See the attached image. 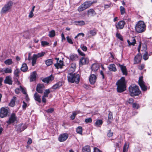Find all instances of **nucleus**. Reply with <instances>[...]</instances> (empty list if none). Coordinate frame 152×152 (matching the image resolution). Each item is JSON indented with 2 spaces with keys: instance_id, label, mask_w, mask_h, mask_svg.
I'll return each instance as SVG.
<instances>
[{
  "instance_id": "37",
  "label": "nucleus",
  "mask_w": 152,
  "mask_h": 152,
  "mask_svg": "<svg viewBox=\"0 0 152 152\" xmlns=\"http://www.w3.org/2000/svg\"><path fill=\"white\" fill-rule=\"evenodd\" d=\"M103 123L102 121V120H97L96 121L95 123L96 126H100Z\"/></svg>"
},
{
  "instance_id": "33",
  "label": "nucleus",
  "mask_w": 152,
  "mask_h": 152,
  "mask_svg": "<svg viewBox=\"0 0 152 152\" xmlns=\"http://www.w3.org/2000/svg\"><path fill=\"white\" fill-rule=\"evenodd\" d=\"M76 67V63H73L71 64V67L70 68V71L72 72H74Z\"/></svg>"
},
{
  "instance_id": "6",
  "label": "nucleus",
  "mask_w": 152,
  "mask_h": 152,
  "mask_svg": "<svg viewBox=\"0 0 152 152\" xmlns=\"http://www.w3.org/2000/svg\"><path fill=\"white\" fill-rule=\"evenodd\" d=\"M54 77L52 75H51L50 76L45 78H41V80L45 83L48 84L53 80Z\"/></svg>"
},
{
  "instance_id": "5",
  "label": "nucleus",
  "mask_w": 152,
  "mask_h": 152,
  "mask_svg": "<svg viewBox=\"0 0 152 152\" xmlns=\"http://www.w3.org/2000/svg\"><path fill=\"white\" fill-rule=\"evenodd\" d=\"M13 4V2L11 1L7 2L4 5L1 11V14H5L9 12L11 9Z\"/></svg>"
},
{
  "instance_id": "61",
  "label": "nucleus",
  "mask_w": 152,
  "mask_h": 152,
  "mask_svg": "<svg viewBox=\"0 0 152 152\" xmlns=\"http://www.w3.org/2000/svg\"><path fill=\"white\" fill-rule=\"evenodd\" d=\"M145 67V65L142 64L138 66V69L140 70H142Z\"/></svg>"
},
{
  "instance_id": "15",
  "label": "nucleus",
  "mask_w": 152,
  "mask_h": 152,
  "mask_svg": "<svg viewBox=\"0 0 152 152\" xmlns=\"http://www.w3.org/2000/svg\"><path fill=\"white\" fill-rule=\"evenodd\" d=\"M97 77L96 75L91 74L89 77V81L91 84H94L96 82Z\"/></svg>"
},
{
  "instance_id": "56",
  "label": "nucleus",
  "mask_w": 152,
  "mask_h": 152,
  "mask_svg": "<svg viewBox=\"0 0 152 152\" xmlns=\"http://www.w3.org/2000/svg\"><path fill=\"white\" fill-rule=\"evenodd\" d=\"M66 39L67 42L70 44H72L73 43L72 41V39L69 38V36H67L66 37Z\"/></svg>"
},
{
  "instance_id": "17",
  "label": "nucleus",
  "mask_w": 152,
  "mask_h": 152,
  "mask_svg": "<svg viewBox=\"0 0 152 152\" xmlns=\"http://www.w3.org/2000/svg\"><path fill=\"white\" fill-rule=\"evenodd\" d=\"M27 128V126L25 125L23 126L22 124H21L18 125L16 127L17 130L18 132H20L23 131Z\"/></svg>"
},
{
  "instance_id": "57",
  "label": "nucleus",
  "mask_w": 152,
  "mask_h": 152,
  "mask_svg": "<svg viewBox=\"0 0 152 152\" xmlns=\"http://www.w3.org/2000/svg\"><path fill=\"white\" fill-rule=\"evenodd\" d=\"M24 36L26 38H28L29 37V34L28 31L25 32L23 34Z\"/></svg>"
},
{
  "instance_id": "58",
  "label": "nucleus",
  "mask_w": 152,
  "mask_h": 152,
  "mask_svg": "<svg viewBox=\"0 0 152 152\" xmlns=\"http://www.w3.org/2000/svg\"><path fill=\"white\" fill-rule=\"evenodd\" d=\"M77 114V113H73V114L72 115L70 116L71 119L72 120L74 119Z\"/></svg>"
},
{
  "instance_id": "63",
  "label": "nucleus",
  "mask_w": 152,
  "mask_h": 152,
  "mask_svg": "<svg viewBox=\"0 0 152 152\" xmlns=\"http://www.w3.org/2000/svg\"><path fill=\"white\" fill-rule=\"evenodd\" d=\"M20 89H21L22 92L24 94H26V93L25 90L21 86H20Z\"/></svg>"
},
{
  "instance_id": "32",
  "label": "nucleus",
  "mask_w": 152,
  "mask_h": 152,
  "mask_svg": "<svg viewBox=\"0 0 152 152\" xmlns=\"http://www.w3.org/2000/svg\"><path fill=\"white\" fill-rule=\"evenodd\" d=\"M28 69L27 64L26 63L23 64L22 65V67L20 68L21 70L23 72H25Z\"/></svg>"
},
{
  "instance_id": "1",
  "label": "nucleus",
  "mask_w": 152,
  "mask_h": 152,
  "mask_svg": "<svg viewBox=\"0 0 152 152\" xmlns=\"http://www.w3.org/2000/svg\"><path fill=\"white\" fill-rule=\"evenodd\" d=\"M126 83L125 78L124 77H122L118 81L116 85L117 86V90L118 92L121 93L126 90Z\"/></svg>"
},
{
  "instance_id": "19",
  "label": "nucleus",
  "mask_w": 152,
  "mask_h": 152,
  "mask_svg": "<svg viewBox=\"0 0 152 152\" xmlns=\"http://www.w3.org/2000/svg\"><path fill=\"white\" fill-rule=\"evenodd\" d=\"M78 57L77 55L75 54H71L69 56V59L72 61H77L78 59Z\"/></svg>"
},
{
  "instance_id": "22",
  "label": "nucleus",
  "mask_w": 152,
  "mask_h": 152,
  "mask_svg": "<svg viewBox=\"0 0 152 152\" xmlns=\"http://www.w3.org/2000/svg\"><path fill=\"white\" fill-rule=\"evenodd\" d=\"M96 2V1L91 2V1H87L84 2L83 4L85 7L86 9H87L89 7L92 5V4Z\"/></svg>"
},
{
  "instance_id": "49",
  "label": "nucleus",
  "mask_w": 152,
  "mask_h": 152,
  "mask_svg": "<svg viewBox=\"0 0 152 152\" xmlns=\"http://www.w3.org/2000/svg\"><path fill=\"white\" fill-rule=\"evenodd\" d=\"M45 54V53L44 52H42V53H38L37 54H35V55L38 58H39L43 56H44Z\"/></svg>"
},
{
  "instance_id": "55",
  "label": "nucleus",
  "mask_w": 152,
  "mask_h": 152,
  "mask_svg": "<svg viewBox=\"0 0 152 152\" xmlns=\"http://www.w3.org/2000/svg\"><path fill=\"white\" fill-rule=\"evenodd\" d=\"M49 44L48 42L45 41H42L41 42V45L43 46H48V45Z\"/></svg>"
},
{
  "instance_id": "12",
  "label": "nucleus",
  "mask_w": 152,
  "mask_h": 152,
  "mask_svg": "<svg viewBox=\"0 0 152 152\" xmlns=\"http://www.w3.org/2000/svg\"><path fill=\"white\" fill-rule=\"evenodd\" d=\"M118 66L120 68L123 73V75L126 76L128 74V72L126 66L124 65L120 64H118Z\"/></svg>"
},
{
  "instance_id": "60",
  "label": "nucleus",
  "mask_w": 152,
  "mask_h": 152,
  "mask_svg": "<svg viewBox=\"0 0 152 152\" xmlns=\"http://www.w3.org/2000/svg\"><path fill=\"white\" fill-rule=\"evenodd\" d=\"M77 51L79 53V54L81 56H85V54L80 49H78L77 50Z\"/></svg>"
},
{
  "instance_id": "54",
  "label": "nucleus",
  "mask_w": 152,
  "mask_h": 152,
  "mask_svg": "<svg viewBox=\"0 0 152 152\" xmlns=\"http://www.w3.org/2000/svg\"><path fill=\"white\" fill-rule=\"evenodd\" d=\"M54 110V109L53 108H51L45 110V111L48 113H52L53 112Z\"/></svg>"
},
{
  "instance_id": "47",
  "label": "nucleus",
  "mask_w": 152,
  "mask_h": 152,
  "mask_svg": "<svg viewBox=\"0 0 152 152\" xmlns=\"http://www.w3.org/2000/svg\"><path fill=\"white\" fill-rule=\"evenodd\" d=\"M143 58L145 60H146L148 59V53L147 51H145V53L143 56Z\"/></svg>"
},
{
  "instance_id": "38",
  "label": "nucleus",
  "mask_w": 152,
  "mask_h": 152,
  "mask_svg": "<svg viewBox=\"0 0 152 152\" xmlns=\"http://www.w3.org/2000/svg\"><path fill=\"white\" fill-rule=\"evenodd\" d=\"M4 64L7 65H11L12 64L13 62L12 59H9L6 60L4 61Z\"/></svg>"
},
{
  "instance_id": "20",
  "label": "nucleus",
  "mask_w": 152,
  "mask_h": 152,
  "mask_svg": "<svg viewBox=\"0 0 152 152\" xmlns=\"http://www.w3.org/2000/svg\"><path fill=\"white\" fill-rule=\"evenodd\" d=\"M41 96L37 92H36L34 95V97L35 100L39 103L41 102Z\"/></svg>"
},
{
  "instance_id": "46",
  "label": "nucleus",
  "mask_w": 152,
  "mask_h": 152,
  "mask_svg": "<svg viewBox=\"0 0 152 152\" xmlns=\"http://www.w3.org/2000/svg\"><path fill=\"white\" fill-rule=\"evenodd\" d=\"M121 14L124 15L125 13V8L122 6H121L120 7Z\"/></svg>"
},
{
  "instance_id": "13",
  "label": "nucleus",
  "mask_w": 152,
  "mask_h": 152,
  "mask_svg": "<svg viewBox=\"0 0 152 152\" xmlns=\"http://www.w3.org/2000/svg\"><path fill=\"white\" fill-rule=\"evenodd\" d=\"M68 137V135L66 133L61 134L58 137V140L60 142H63L66 140Z\"/></svg>"
},
{
  "instance_id": "10",
  "label": "nucleus",
  "mask_w": 152,
  "mask_h": 152,
  "mask_svg": "<svg viewBox=\"0 0 152 152\" xmlns=\"http://www.w3.org/2000/svg\"><path fill=\"white\" fill-rule=\"evenodd\" d=\"M16 118L15 114L12 113L9 118L8 121H7V123L8 124L13 123L16 121Z\"/></svg>"
},
{
  "instance_id": "29",
  "label": "nucleus",
  "mask_w": 152,
  "mask_h": 152,
  "mask_svg": "<svg viewBox=\"0 0 152 152\" xmlns=\"http://www.w3.org/2000/svg\"><path fill=\"white\" fill-rule=\"evenodd\" d=\"M108 112L109 114L107 122L109 124H110L111 123L113 119V113L110 111H109Z\"/></svg>"
},
{
  "instance_id": "50",
  "label": "nucleus",
  "mask_w": 152,
  "mask_h": 152,
  "mask_svg": "<svg viewBox=\"0 0 152 152\" xmlns=\"http://www.w3.org/2000/svg\"><path fill=\"white\" fill-rule=\"evenodd\" d=\"M80 48L81 49L84 51H86L87 50V47L84 46L83 44H82L80 45Z\"/></svg>"
},
{
  "instance_id": "39",
  "label": "nucleus",
  "mask_w": 152,
  "mask_h": 152,
  "mask_svg": "<svg viewBox=\"0 0 152 152\" xmlns=\"http://www.w3.org/2000/svg\"><path fill=\"white\" fill-rule=\"evenodd\" d=\"M53 63V61L52 59H49L46 60L45 61V63L46 65L49 66L52 64Z\"/></svg>"
},
{
  "instance_id": "52",
  "label": "nucleus",
  "mask_w": 152,
  "mask_h": 152,
  "mask_svg": "<svg viewBox=\"0 0 152 152\" xmlns=\"http://www.w3.org/2000/svg\"><path fill=\"white\" fill-rule=\"evenodd\" d=\"M113 132H112L111 130L110 129L108 131L107 133V136L108 137H110L113 136Z\"/></svg>"
},
{
  "instance_id": "25",
  "label": "nucleus",
  "mask_w": 152,
  "mask_h": 152,
  "mask_svg": "<svg viewBox=\"0 0 152 152\" xmlns=\"http://www.w3.org/2000/svg\"><path fill=\"white\" fill-rule=\"evenodd\" d=\"M16 98V97L14 96L9 103V106L12 107H14L15 105V102Z\"/></svg>"
},
{
  "instance_id": "35",
  "label": "nucleus",
  "mask_w": 152,
  "mask_h": 152,
  "mask_svg": "<svg viewBox=\"0 0 152 152\" xmlns=\"http://www.w3.org/2000/svg\"><path fill=\"white\" fill-rule=\"evenodd\" d=\"M62 86V83L61 82H58L57 83L54 85L53 87L52 88L54 89H56L58 88H59Z\"/></svg>"
},
{
  "instance_id": "24",
  "label": "nucleus",
  "mask_w": 152,
  "mask_h": 152,
  "mask_svg": "<svg viewBox=\"0 0 152 152\" xmlns=\"http://www.w3.org/2000/svg\"><path fill=\"white\" fill-rule=\"evenodd\" d=\"M54 66L57 69L62 68V66H64L63 61L60 60L59 62H58L56 64H55Z\"/></svg>"
},
{
  "instance_id": "64",
  "label": "nucleus",
  "mask_w": 152,
  "mask_h": 152,
  "mask_svg": "<svg viewBox=\"0 0 152 152\" xmlns=\"http://www.w3.org/2000/svg\"><path fill=\"white\" fill-rule=\"evenodd\" d=\"M141 44H142L141 42H139V44L138 45V48L137 49L138 51L139 52V53H140V52L141 47Z\"/></svg>"
},
{
  "instance_id": "62",
  "label": "nucleus",
  "mask_w": 152,
  "mask_h": 152,
  "mask_svg": "<svg viewBox=\"0 0 152 152\" xmlns=\"http://www.w3.org/2000/svg\"><path fill=\"white\" fill-rule=\"evenodd\" d=\"M94 152H102L101 151L96 147L94 148Z\"/></svg>"
},
{
  "instance_id": "53",
  "label": "nucleus",
  "mask_w": 152,
  "mask_h": 152,
  "mask_svg": "<svg viewBox=\"0 0 152 152\" xmlns=\"http://www.w3.org/2000/svg\"><path fill=\"white\" fill-rule=\"evenodd\" d=\"M132 107L133 108L137 109H138L140 107L139 104L135 103L132 104Z\"/></svg>"
},
{
  "instance_id": "26",
  "label": "nucleus",
  "mask_w": 152,
  "mask_h": 152,
  "mask_svg": "<svg viewBox=\"0 0 152 152\" xmlns=\"http://www.w3.org/2000/svg\"><path fill=\"white\" fill-rule=\"evenodd\" d=\"M96 14V13L95 11L93 9H90L87 11V15L88 16H89V15L93 16L95 15Z\"/></svg>"
},
{
  "instance_id": "11",
  "label": "nucleus",
  "mask_w": 152,
  "mask_h": 152,
  "mask_svg": "<svg viewBox=\"0 0 152 152\" xmlns=\"http://www.w3.org/2000/svg\"><path fill=\"white\" fill-rule=\"evenodd\" d=\"M44 88L45 86L43 84L39 83L37 85L36 90L38 93L42 94L43 92V89Z\"/></svg>"
},
{
  "instance_id": "43",
  "label": "nucleus",
  "mask_w": 152,
  "mask_h": 152,
  "mask_svg": "<svg viewBox=\"0 0 152 152\" xmlns=\"http://www.w3.org/2000/svg\"><path fill=\"white\" fill-rule=\"evenodd\" d=\"M55 35V32L54 30H52L49 32V36L50 37H53Z\"/></svg>"
},
{
  "instance_id": "8",
  "label": "nucleus",
  "mask_w": 152,
  "mask_h": 152,
  "mask_svg": "<svg viewBox=\"0 0 152 152\" xmlns=\"http://www.w3.org/2000/svg\"><path fill=\"white\" fill-rule=\"evenodd\" d=\"M8 110L4 107L2 108L0 112V117L1 118L6 117L8 114Z\"/></svg>"
},
{
  "instance_id": "9",
  "label": "nucleus",
  "mask_w": 152,
  "mask_h": 152,
  "mask_svg": "<svg viewBox=\"0 0 152 152\" xmlns=\"http://www.w3.org/2000/svg\"><path fill=\"white\" fill-rule=\"evenodd\" d=\"M89 59L87 58L81 57L79 61V65L82 66L83 65L87 64L88 63Z\"/></svg>"
},
{
  "instance_id": "45",
  "label": "nucleus",
  "mask_w": 152,
  "mask_h": 152,
  "mask_svg": "<svg viewBox=\"0 0 152 152\" xmlns=\"http://www.w3.org/2000/svg\"><path fill=\"white\" fill-rule=\"evenodd\" d=\"M12 70L10 68H7L4 70V72L6 73H11L12 72Z\"/></svg>"
},
{
  "instance_id": "7",
  "label": "nucleus",
  "mask_w": 152,
  "mask_h": 152,
  "mask_svg": "<svg viewBox=\"0 0 152 152\" xmlns=\"http://www.w3.org/2000/svg\"><path fill=\"white\" fill-rule=\"evenodd\" d=\"M142 77L139 78V84L142 90L143 91H146L147 90V86L144 84V82L142 80Z\"/></svg>"
},
{
  "instance_id": "27",
  "label": "nucleus",
  "mask_w": 152,
  "mask_h": 152,
  "mask_svg": "<svg viewBox=\"0 0 152 152\" xmlns=\"http://www.w3.org/2000/svg\"><path fill=\"white\" fill-rule=\"evenodd\" d=\"M99 65L97 64H92L91 67L92 72H96L99 68Z\"/></svg>"
},
{
  "instance_id": "41",
  "label": "nucleus",
  "mask_w": 152,
  "mask_h": 152,
  "mask_svg": "<svg viewBox=\"0 0 152 152\" xmlns=\"http://www.w3.org/2000/svg\"><path fill=\"white\" fill-rule=\"evenodd\" d=\"M83 129L81 126H79L77 127L76 129V131L77 133L79 134H82Z\"/></svg>"
},
{
  "instance_id": "51",
  "label": "nucleus",
  "mask_w": 152,
  "mask_h": 152,
  "mask_svg": "<svg viewBox=\"0 0 152 152\" xmlns=\"http://www.w3.org/2000/svg\"><path fill=\"white\" fill-rule=\"evenodd\" d=\"M116 37L118 38L119 39L123 41V38L122 36L121 35V34L118 33H117L116 34Z\"/></svg>"
},
{
  "instance_id": "44",
  "label": "nucleus",
  "mask_w": 152,
  "mask_h": 152,
  "mask_svg": "<svg viewBox=\"0 0 152 152\" xmlns=\"http://www.w3.org/2000/svg\"><path fill=\"white\" fill-rule=\"evenodd\" d=\"M89 33L92 36H94L97 33V31L95 29L91 30L90 31Z\"/></svg>"
},
{
  "instance_id": "34",
  "label": "nucleus",
  "mask_w": 152,
  "mask_h": 152,
  "mask_svg": "<svg viewBox=\"0 0 152 152\" xmlns=\"http://www.w3.org/2000/svg\"><path fill=\"white\" fill-rule=\"evenodd\" d=\"M20 71L19 69L17 68L14 71V76L16 77H19V73L20 72Z\"/></svg>"
},
{
  "instance_id": "40",
  "label": "nucleus",
  "mask_w": 152,
  "mask_h": 152,
  "mask_svg": "<svg viewBox=\"0 0 152 152\" xmlns=\"http://www.w3.org/2000/svg\"><path fill=\"white\" fill-rule=\"evenodd\" d=\"M75 22L76 23V25H77L83 26L85 24L84 21L83 20L76 21Z\"/></svg>"
},
{
  "instance_id": "31",
  "label": "nucleus",
  "mask_w": 152,
  "mask_h": 152,
  "mask_svg": "<svg viewBox=\"0 0 152 152\" xmlns=\"http://www.w3.org/2000/svg\"><path fill=\"white\" fill-rule=\"evenodd\" d=\"M37 58V57L36 56L35 54L33 55L32 58V64L33 66L35 65Z\"/></svg>"
},
{
  "instance_id": "16",
  "label": "nucleus",
  "mask_w": 152,
  "mask_h": 152,
  "mask_svg": "<svg viewBox=\"0 0 152 152\" xmlns=\"http://www.w3.org/2000/svg\"><path fill=\"white\" fill-rule=\"evenodd\" d=\"M125 22L123 20H121L118 22L117 24L116 25V27L117 29H121L123 28Z\"/></svg>"
},
{
  "instance_id": "3",
  "label": "nucleus",
  "mask_w": 152,
  "mask_h": 152,
  "mask_svg": "<svg viewBox=\"0 0 152 152\" xmlns=\"http://www.w3.org/2000/svg\"><path fill=\"white\" fill-rule=\"evenodd\" d=\"M129 90L130 95L132 96L139 95L141 93L138 86H130L129 87Z\"/></svg>"
},
{
  "instance_id": "4",
  "label": "nucleus",
  "mask_w": 152,
  "mask_h": 152,
  "mask_svg": "<svg viewBox=\"0 0 152 152\" xmlns=\"http://www.w3.org/2000/svg\"><path fill=\"white\" fill-rule=\"evenodd\" d=\"M145 29L146 25L142 21H138L135 26V30L137 33H142L145 31Z\"/></svg>"
},
{
  "instance_id": "18",
  "label": "nucleus",
  "mask_w": 152,
  "mask_h": 152,
  "mask_svg": "<svg viewBox=\"0 0 152 152\" xmlns=\"http://www.w3.org/2000/svg\"><path fill=\"white\" fill-rule=\"evenodd\" d=\"M127 42L129 44V46L131 45L134 46L136 43V41L135 37H132L130 39V41L129 40H127Z\"/></svg>"
},
{
  "instance_id": "48",
  "label": "nucleus",
  "mask_w": 152,
  "mask_h": 152,
  "mask_svg": "<svg viewBox=\"0 0 152 152\" xmlns=\"http://www.w3.org/2000/svg\"><path fill=\"white\" fill-rule=\"evenodd\" d=\"M128 148V146L127 145L126 143H125L123 147V152H126L127 151Z\"/></svg>"
},
{
  "instance_id": "36",
  "label": "nucleus",
  "mask_w": 152,
  "mask_h": 152,
  "mask_svg": "<svg viewBox=\"0 0 152 152\" xmlns=\"http://www.w3.org/2000/svg\"><path fill=\"white\" fill-rule=\"evenodd\" d=\"M86 9L85 8V7L83 5V4L79 7L77 9V10L79 12H80Z\"/></svg>"
},
{
  "instance_id": "59",
  "label": "nucleus",
  "mask_w": 152,
  "mask_h": 152,
  "mask_svg": "<svg viewBox=\"0 0 152 152\" xmlns=\"http://www.w3.org/2000/svg\"><path fill=\"white\" fill-rule=\"evenodd\" d=\"M92 121L91 118H90L85 119V122L86 123H91Z\"/></svg>"
},
{
  "instance_id": "28",
  "label": "nucleus",
  "mask_w": 152,
  "mask_h": 152,
  "mask_svg": "<svg viewBox=\"0 0 152 152\" xmlns=\"http://www.w3.org/2000/svg\"><path fill=\"white\" fill-rule=\"evenodd\" d=\"M82 150L83 152H91L90 147L89 145H86L83 147Z\"/></svg>"
},
{
  "instance_id": "21",
  "label": "nucleus",
  "mask_w": 152,
  "mask_h": 152,
  "mask_svg": "<svg viewBox=\"0 0 152 152\" xmlns=\"http://www.w3.org/2000/svg\"><path fill=\"white\" fill-rule=\"evenodd\" d=\"M37 73L36 72H33L30 75V81L31 82L36 80L37 78Z\"/></svg>"
},
{
  "instance_id": "23",
  "label": "nucleus",
  "mask_w": 152,
  "mask_h": 152,
  "mask_svg": "<svg viewBox=\"0 0 152 152\" xmlns=\"http://www.w3.org/2000/svg\"><path fill=\"white\" fill-rule=\"evenodd\" d=\"M4 82L5 83L8 84L9 85L12 84V80L11 77L10 76H7L4 80Z\"/></svg>"
},
{
  "instance_id": "30",
  "label": "nucleus",
  "mask_w": 152,
  "mask_h": 152,
  "mask_svg": "<svg viewBox=\"0 0 152 152\" xmlns=\"http://www.w3.org/2000/svg\"><path fill=\"white\" fill-rule=\"evenodd\" d=\"M109 68L110 71L114 72H115L117 70L114 64H110L109 66Z\"/></svg>"
},
{
  "instance_id": "2",
  "label": "nucleus",
  "mask_w": 152,
  "mask_h": 152,
  "mask_svg": "<svg viewBox=\"0 0 152 152\" xmlns=\"http://www.w3.org/2000/svg\"><path fill=\"white\" fill-rule=\"evenodd\" d=\"M67 79L69 82L78 84L80 81V75L75 73H70L68 75Z\"/></svg>"
},
{
  "instance_id": "42",
  "label": "nucleus",
  "mask_w": 152,
  "mask_h": 152,
  "mask_svg": "<svg viewBox=\"0 0 152 152\" xmlns=\"http://www.w3.org/2000/svg\"><path fill=\"white\" fill-rule=\"evenodd\" d=\"M50 92V91L49 89H46L45 90L43 96L47 97L48 96V94H49Z\"/></svg>"
},
{
  "instance_id": "14",
  "label": "nucleus",
  "mask_w": 152,
  "mask_h": 152,
  "mask_svg": "<svg viewBox=\"0 0 152 152\" xmlns=\"http://www.w3.org/2000/svg\"><path fill=\"white\" fill-rule=\"evenodd\" d=\"M142 58V55L140 53H138L134 58V64H137L139 63L141 61Z\"/></svg>"
}]
</instances>
